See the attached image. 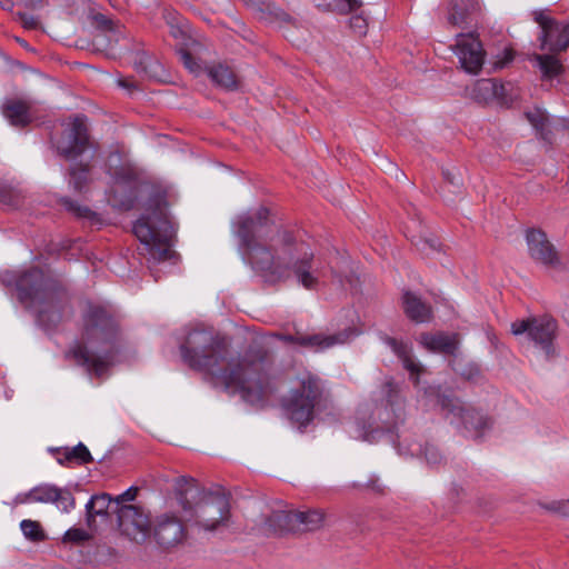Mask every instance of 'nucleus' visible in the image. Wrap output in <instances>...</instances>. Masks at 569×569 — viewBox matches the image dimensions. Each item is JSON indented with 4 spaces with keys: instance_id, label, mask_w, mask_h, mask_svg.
I'll list each match as a JSON object with an SVG mask.
<instances>
[{
    "instance_id": "nucleus-1",
    "label": "nucleus",
    "mask_w": 569,
    "mask_h": 569,
    "mask_svg": "<svg viewBox=\"0 0 569 569\" xmlns=\"http://www.w3.org/2000/svg\"><path fill=\"white\" fill-rule=\"evenodd\" d=\"M267 208L242 214L237 220V236L250 264L271 281L292 277L306 290H318L326 283L327 262L316 257L308 243L270 219Z\"/></svg>"
},
{
    "instance_id": "nucleus-2",
    "label": "nucleus",
    "mask_w": 569,
    "mask_h": 569,
    "mask_svg": "<svg viewBox=\"0 0 569 569\" xmlns=\"http://www.w3.org/2000/svg\"><path fill=\"white\" fill-rule=\"evenodd\" d=\"M180 352L183 361L203 372L214 387L239 393L251 405L261 403L272 390L263 360L232 357L227 339L212 330L189 331Z\"/></svg>"
},
{
    "instance_id": "nucleus-3",
    "label": "nucleus",
    "mask_w": 569,
    "mask_h": 569,
    "mask_svg": "<svg viewBox=\"0 0 569 569\" xmlns=\"http://www.w3.org/2000/svg\"><path fill=\"white\" fill-rule=\"evenodd\" d=\"M84 337L88 346L73 350L78 363L101 376L112 363L116 353L117 327L101 307H91L84 317Z\"/></svg>"
},
{
    "instance_id": "nucleus-4",
    "label": "nucleus",
    "mask_w": 569,
    "mask_h": 569,
    "mask_svg": "<svg viewBox=\"0 0 569 569\" xmlns=\"http://www.w3.org/2000/svg\"><path fill=\"white\" fill-rule=\"evenodd\" d=\"M133 233L149 259L164 261L172 258L174 229L169 221L166 206L157 203L150 213L138 219L133 226Z\"/></svg>"
},
{
    "instance_id": "nucleus-5",
    "label": "nucleus",
    "mask_w": 569,
    "mask_h": 569,
    "mask_svg": "<svg viewBox=\"0 0 569 569\" xmlns=\"http://www.w3.org/2000/svg\"><path fill=\"white\" fill-rule=\"evenodd\" d=\"M180 482H186L188 486L184 490H180V502L182 508L187 511L192 509L194 523L202 530L214 532L226 529L231 523L230 501L226 493L209 492L192 507L189 503V496L193 498V492H197L194 480H187L181 478Z\"/></svg>"
},
{
    "instance_id": "nucleus-6",
    "label": "nucleus",
    "mask_w": 569,
    "mask_h": 569,
    "mask_svg": "<svg viewBox=\"0 0 569 569\" xmlns=\"http://www.w3.org/2000/svg\"><path fill=\"white\" fill-rule=\"evenodd\" d=\"M323 398V387L319 378L305 373L283 399L282 407L289 420L306 427L315 418V411Z\"/></svg>"
},
{
    "instance_id": "nucleus-7",
    "label": "nucleus",
    "mask_w": 569,
    "mask_h": 569,
    "mask_svg": "<svg viewBox=\"0 0 569 569\" xmlns=\"http://www.w3.org/2000/svg\"><path fill=\"white\" fill-rule=\"evenodd\" d=\"M108 172L112 178L108 201L116 208L131 209L137 198L134 170L122 162L119 152H112L108 157Z\"/></svg>"
},
{
    "instance_id": "nucleus-8",
    "label": "nucleus",
    "mask_w": 569,
    "mask_h": 569,
    "mask_svg": "<svg viewBox=\"0 0 569 569\" xmlns=\"http://www.w3.org/2000/svg\"><path fill=\"white\" fill-rule=\"evenodd\" d=\"M325 518V512L318 509L277 511L268 518V526L274 533L315 531L323 527Z\"/></svg>"
},
{
    "instance_id": "nucleus-9",
    "label": "nucleus",
    "mask_w": 569,
    "mask_h": 569,
    "mask_svg": "<svg viewBox=\"0 0 569 569\" xmlns=\"http://www.w3.org/2000/svg\"><path fill=\"white\" fill-rule=\"evenodd\" d=\"M425 396L427 398H435L436 403L441 408L447 418H451L452 421L456 418L460 419L468 430H475L479 433L488 426V421L482 415L473 409H466L457 398L440 393L439 388L429 387L425 389Z\"/></svg>"
},
{
    "instance_id": "nucleus-10",
    "label": "nucleus",
    "mask_w": 569,
    "mask_h": 569,
    "mask_svg": "<svg viewBox=\"0 0 569 569\" xmlns=\"http://www.w3.org/2000/svg\"><path fill=\"white\" fill-rule=\"evenodd\" d=\"M556 331L557 322L549 316L532 317L511 323V332L515 336L527 333L528 338L545 350L547 356L551 355Z\"/></svg>"
},
{
    "instance_id": "nucleus-11",
    "label": "nucleus",
    "mask_w": 569,
    "mask_h": 569,
    "mask_svg": "<svg viewBox=\"0 0 569 569\" xmlns=\"http://www.w3.org/2000/svg\"><path fill=\"white\" fill-rule=\"evenodd\" d=\"M0 283L14 290L18 301L26 309H32L36 300V267L4 270L0 272Z\"/></svg>"
},
{
    "instance_id": "nucleus-12",
    "label": "nucleus",
    "mask_w": 569,
    "mask_h": 569,
    "mask_svg": "<svg viewBox=\"0 0 569 569\" xmlns=\"http://www.w3.org/2000/svg\"><path fill=\"white\" fill-rule=\"evenodd\" d=\"M116 512L121 533L130 540L143 542L151 535V523L142 508L133 505H122Z\"/></svg>"
},
{
    "instance_id": "nucleus-13",
    "label": "nucleus",
    "mask_w": 569,
    "mask_h": 569,
    "mask_svg": "<svg viewBox=\"0 0 569 569\" xmlns=\"http://www.w3.org/2000/svg\"><path fill=\"white\" fill-rule=\"evenodd\" d=\"M453 52L463 71L470 74H478L481 71L486 51L477 34L473 32L458 34Z\"/></svg>"
},
{
    "instance_id": "nucleus-14",
    "label": "nucleus",
    "mask_w": 569,
    "mask_h": 569,
    "mask_svg": "<svg viewBox=\"0 0 569 569\" xmlns=\"http://www.w3.org/2000/svg\"><path fill=\"white\" fill-rule=\"evenodd\" d=\"M526 242L530 258L538 264L548 269H560L562 261L553 243L541 229H529L526 232Z\"/></svg>"
},
{
    "instance_id": "nucleus-15",
    "label": "nucleus",
    "mask_w": 569,
    "mask_h": 569,
    "mask_svg": "<svg viewBox=\"0 0 569 569\" xmlns=\"http://www.w3.org/2000/svg\"><path fill=\"white\" fill-rule=\"evenodd\" d=\"M535 21L541 28L540 47L542 50L559 52L569 47V23L558 22L543 12H536Z\"/></svg>"
},
{
    "instance_id": "nucleus-16",
    "label": "nucleus",
    "mask_w": 569,
    "mask_h": 569,
    "mask_svg": "<svg viewBox=\"0 0 569 569\" xmlns=\"http://www.w3.org/2000/svg\"><path fill=\"white\" fill-rule=\"evenodd\" d=\"M90 146L87 118L77 116L67 130L66 136L58 141V151L68 160L82 154Z\"/></svg>"
},
{
    "instance_id": "nucleus-17",
    "label": "nucleus",
    "mask_w": 569,
    "mask_h": 569,
    "mask_svg": "<svg viewBox=\"0 0 569 569\" xmlns=\"http://www.w3.org/2000/svg\"><path fill=\"white\" fill-rule=\"evenodd\" d=\"M157 542L166 548L173 547L184 538L182 521L172 513L158 516L151 527Z\"/></svg>"
},
{
    "instance_id": "nucleus-18",
    "label": "nucleus",
    "mask_w": 569,
    "mask_h": 569,
    "mask_svg": "<svg viewBox=\"0 0 569 569\" xmlns=\"http://www.w3.org/2000/svg\"><path fill=\"white\" fill-rule=\"evenodd\" d=\"M358 332L355 329H346L336 335H310V336H282L281 339L287 342H295L302 347L315 350H323L336 345H342L349 341Z\"/></svg>"
},
{
    "instance_id": "nucleus-19",
    "label": "nucleus",
    "mask_w": 569,
    "mask_h": 569,
    "mask_svg": "<svg viewBox=\"0 0 569 569\" xmlns=\"http://www.w3.org/2000/svg\"><path fill=\"white\" fill-rule=\"evenodd\" d=\"M481 16L479 0H452L448 21L453 26H467L476 22Z\"/></svg>"
},
{
    "instance_id": "nucleus-20",
    "label": "nucleus",
    "mask_w": 569,
    "mask_h": 569,
    "mask_svg": "<svg viewBox=\"0 0 569 569\" xmlns=\"http://www.w3.org/2000/svg\"><path fill=\"white\" fill-rule=\"evenodd\" d=\"M38 501L53 503L62 512H70L76 506V500L69 490L51 485L38 486Z\"/></svg>"
},
{
    "instance_id": "nucleus-21",
    "label": "nucleus",
    "mask_w": 569,
    "mask_h": 569,
    "mask_svg": "<svg viewBox=\"0 0 569 569\" xmlns=\"http://www.w3.org/2000/svg\"><path fill=\"white\" fill-rule=\"evenodd\" d=\"M387 343L390 346L392 351L398 356L401 360L403 368L409 372L410 379L413 381L416 386L419 385V377L425 372V368L418 362L411 352V348L403 343L402 341H398L393 338H388Z\"/></svg>"
},
{
    "instance_id": "nucleus-22",
    "label": "nucleus",
    "mask_w": 569,
    "mask_h": 569,
    "mask_svg": "<svg viewBox=\"0 0 569 569\" xmlns=\"http://www.w3.org/2000/svg\"><path fill=\"white\" fill-rule=\"evenodd\" d=\"M507 86L498 82L496 79L478 80L472 89V97L479 102H489L497 100L506 102Z\"/></svg>"
},
{
    "instance_id": "nucleus-23",
    "label": "nucleus",
    "mask_w": 569,
    "mask_h": 569,
    "mask_svg": "<svg viewBox=\"0 0 569 569\" xmlns=\"http://www.w3.org/2000/svg\"><path fill=\"white\" fill-rule=\"evenodd\" d=\"M402 308L406 316L417 323L428 322L432 318L431 307L410 291L402 296Z\"/></svg>"
},
{
    "instance_id": "nucleus-24",
    "label": "nucleus",
    "mask_w": 569,
    "mask_h": 569,
    "mask_svg": "<svg viewBox=\"0 0 569 569\" xmlns=\"http://www.w3.org/2000/svg\"><path fill=\"white\" fill-rule=\"evenodd\" d=\"M2 114L12 126L24 127L31 121L30 103L22 99H8L2 104Z\"/></svg>"
},
{
    "instance_id": "nucleus-25",
    "label": "nucleus",
    "mask_w": 569,
    "mask_h": 569,
    "mask_svg": "<svg viewBox=\"0 0 569 569\" xmlns=\"http://www.w3.org/2000/svg\"><path fill=\"white\" fill-rule=\"evenodd\" d=\"M114 503L108 493L92 496L86 505V522L90 529L96 528V517H108L109 509Z\"/></svg>"
},
{
    "instance_id": "nucleus-26",
    "label": "nucleus",
    "mask_w": 569,
    "mask_h": 569,
    "mask_svg": "<svg viewBox=\"0 0 569 569\" xmlns=\"http://www.w3.org/2000/svg\"><path fill=\"white\" fill-rule=\"evenodd\" d=\"M420 342L428 350L451 355L457 349L458 336L446 333H425L421 336Z\"/></svg>"
},
{
    "instance_id": "nucleus-27",
    "label": "nucleus",
    "mask_w": 569,
    "mask_h": 569,
    "mask_svg": "<svg viewBox=\"0 0 569 569\" xmlns=\"http://www.w3.org/2000/svg\"><path fill=\"white\" fill-rule=\"evenodd\" d=\"M26 190L20 182L0 178V202L11 208H19L24 203Z\"/></svg>"
},
{
    "instance_id": "nucleus-28",
    "label": "nucleus",
    "mask_w": 569,
    "mask_h": 569,
    "mask_svg": "<svg viewBox=\"0 0 569 569\" xmlns=\"http://www.w3.org/2000/svg\"><path fill=\"white\" fill-rule=\"evenodd\" d=\"M208 76L218 87L224 90H236L238 88L237 76L228 66H212L208 69Z\"/></svg>"
},
{
    "instance_id": "nucleus-29",
    "label": "nucleus",
    "mask_w": 569,
    "mask_h": 569,
    "mask_svg": "<svg viewBox=\"0 0 569 569\" xmlns=\"http://www.w3.org/2000/svg\"><path fill=\"white\" fill-rule=\"evenodd\" d=\"M62 455L63 458H58L60 463L73 462L77 465H86L93 460L88 448L81 442L72 448H66Z\"/></svg>"
},
{
    "instance_id": "nucleus-30",
    "label": "nucleus",
    "mask_w": 569,
    "mask_h": 569,
    "mask_svg": "<svg viewBox=\"0 0 569 569\" xmlns=\"http://www.w3.org/2000/svg\"><path fill=\"white\" fill-rule=\"evenodd\" d=\"M536 60L538 61L539 68L542 71L545 78H553L560 74L563 70L560 61L553 56L549 54H537Z\"/></svg>"
},
{
    "instance_id": "nucleus-31",
    "label": "nucleus",
    "mask_w": 569,
    "mask_h": 569,
    "mask_svg": "<svg viewBox=\"0 0 569 569\" xmlns=\"http://www.w3.org/2000/svg\"><path fill=\"white\" fill-rule=\"evenodd\" d=\"M89 167L76 164L70 169L69 184L73 190L82 192L89 183Z\"/></svg>"
},
{
    "instance_id": "nucleus-32",
    "label": "nucleus",
    "mask_w": 569,
    "mask_h": 569,
    "mask_svg": "<svg viewBox=\"0 0 569 569\" xmlns=\"http://www.w3.org/2000/svg\"><path fill=\"white\" fill-rule=\"evenodd\" d=\"M526 118L532 124V127L539 131L545 140H547V134L545 132L548 124V117L546 112L539 108H535L526 112Z\"/></svg>"
},
{
    "instance_id": "nucleus-33",
    "label": "nucleus",
    "mask_w": 569,
    "mask_h": 569,
    "mask_svg": "<svg viewBox=\"0 0 569 569\" xmlns=\"http://www.w3.org/2000/svg\"><path fill=\"white\" fill-rule=\"evenodd\" d=\"M411 241L419 250H421L427 256L440 250V242L438 241V239L423 237L422 232H420L419 236L412 234Z\"/></svg>"
},
{
    "instance_id": "nucleus-34",
    "label": "nucleus",
    "mask_w": 569,
    "mask_h": 569,
    "mask_svg": "<svg viewBox=\"0 0 569 569\" xmlns=\"http://www.w3.org/2000/svg\"><path fill=\"white\" fill-rule=\"evenodd\" d=\"M62 206L67 211L76 216L77 218L91 220L96 217V213L88 208L87 206H82L69 198L62 199Z\"/></svg>"
},
{
    "instance_id": "nucleus-35",
    "label": "nucleus",
    "mask_w": 569,
    "mask_h": 569,
    "mask_svg": "<svg viewBox=\"0 0 569 569\" xmlns=\"http://www.w3.org/2000/svg\"><path fill=\"white\" fill-rule=\"evenodd\" d=\"M91 539V535L82 528H70L62 537L64 545H81Z\"/></svg>"
},
{
    "instance_id": "nucleus-36",
    "label": "nucleus",
    "mask_w": 569,
    "mask_h": 569,
    "mask_svg": "<svg viewBox=\"0 0 569 569\" xmlns=\"http://www.w3.org/2000/svg\"><path fill=\"white\" fill-rule=\"evenodd\" d=\"M180 58L183 66L192 73L197 74L200 71V64L197 60L191 56L190 52L182 50L180 52Z\"/></svg>"
},
{
    "instance_id": "nucleus-37",
    "label": "nucleus",
    "mask_w": 569,
    "mask_h": 569,
    "mask_svg": "<svg viewBox=\"0 0 569 569\" xmlns=\"http://www.w3.org/2000/svg\"><path fill=\"white\" fill-rule=\"evenodd\" d=\"M137 492H138V489L136 487H130L129 489H127L124 492H122L121 495L117 496L114 498V511L121 507L122 505H124V502H128V501H132L134 500L136 496H137Z\"/></svg>"
},
{
    "instance_id": "nucleus-38",
    "label": "nucleus",
    "mask_w": 569,
    "mask_h": 569,
    "mask_svg": "<svg viewBox=\"0 0 569 569\" xmlns=\"http://www.w3.org/2000/svg\"><path fill=\"white\" fill-rule=\"evenodd\" d=\"M353 488H366L378 493H382L385 487L380 483L377 477H371L366 483H352Z\"/></svg>"
},
{
    "instance_id": "nucleus-39",
    "label": "nucleus",
    "mask_w": 569,
    "mask_h": 569,
    "mask_svg": "<svg viewBox=\"0 0 569 569\" xmlns=\"http://www.w3.org/2000/svg\"><path fill=\"white\" fill-rule=\"evenodd\" d=\"M425 457L428 463L438 465L441 462L442 457L439 450L435 446H426L425 448Z\"/></svg>"
},
{
    "instance_id": "nucleus-40",
    "label": "nucleus",
    "mask_w": 569,
    "mask_h": 569,
    "mask_svg": "<svg viewBox=\"0 0 569 569\" xmlns=\"http://www.w3.org/2000/svg\"><path fill=\"white\" fill-rule=\"evenodd\" d=\"M20 528L23 535L31 541H36V521L33 520H22L20 523Z\"/></svg>"
},
{
    "instance_id": "nucleus-41",
    "label": "nucleus",
    "mask_w": 569,
    "mask_h": 569,
    "mask_svg": "<svg viewBox=\"0 0 569 569\" xmlns=\"http://www.w3.org/2000/svg\"><path fill=\"white\" fill-rule=\"evenodd\" d=\"M18 20L24 29L32 30L36 28V18L27 13L18 12Z\"/></svg>"
},
{
    "instance_id": "nucleus-42",
    "label": "nucleus",
    "mask_w": 569,
    "mask_h": 569,
    "mask_svg": "<svg viewBox=\"0 0 569 569\" xmlns=\"http://www.w3.org/2000/svg\"><path fill=\"white\" fill-rule=\"evenodd\" d=\"M49 312L50 313V318H53V319H58L59 318V313L58 311L56 310L52 301L50 302V310H44L42 308H40L38 306V322H43V318H44V313Z\"/></svg>"
},
{
    "instance_id": "nucleus-43",
    "label": "nucleus",
    "mask_w": 569,
    "mask_h": 569,
    "mask_svg": "<svg viewBox=\"0 0 569 569\" xmlns=\"http://www.w3.org/2000/svg\"><path fill=\"white\" fill-rule=\"evenodd\" d=\"M36 491V488L33 489H30L27 493H19L13 502L14 505H20V503H26V502H32L34 497H33V493Z\"/></svg>"
},
{
    "instance_id": "nucleus-44",
    "label": "nucleus",
    "mask_w": 569,
    "mask_h": 569,
    "mask_svg": "<svg viewBox=\"0 0 569 569\" xmlns=\"http://www.w3.org/2000/svg\"><path fill=\"white\" fill-rule=\"evenodd\" d=\"M342 1H343V7L341 8V11H343V12L355 11L362 6L361 0H342Z\"/></svg>"
},
{
    "instance_id": "nucleus-45",
    "label": "nucleus",
    "mask_w": 569,
    "mask_h": 569,
    "mask_svg": "<svg viewBox=\"0 0 569 569\" xmlns=\"http://www.w3.org/2000/svg\"><path fill=\"white\" fill-rule=\"evenodd\" d=\"M443 177H445L446 181H448L452 186H458L459 184V181H457V177L455 174H452L451 172L443 171Z\"/></svg>"
},
{
    "instance_id": "nucleus-46",
    "label": "nucleus",
    "mask_w": 569,
    "mask_h": 569,
    "mask_svg": "<svg viewBox=\"0 0 569 569\" xmlns=\"http://www.w3.org/2000/svg\"><path fill=\"white\" fill-rule=\"evenodd\" d=\"M13 39L22 47L24 48L26 50L28 51H33V49L30 47V44L22 38L20 37H13Z\"/></svg>"
},
{
    "instance_id": "nucleus-47",
    "label": "nucleus",
    "mask_w": 569,
    "mask_h": 569,
    "mask_svg": "<svg viewBox=\"0 0 569 569\" xmlns=\"http://www.w3.org/2000/svg\"><path fill=\"white\" fill-rule=\"evenodd\" d=\"M512 59H513L512 52L511 51H507L506 52V61L502 62L500 67H503L507 62L511 61Z\"/></svg>"
},
{
    "instance_id": "nucleus-48",
    "label": "nucleus",
    "mask_w": 569,
    "mask_h": 569,
    "mask_svg": "<svg viewBox=\"0 0 569 569\" xmlns=\"http://www.w3.org/2000/svg\"><path fill=\"white\" fill-rule=\"evenodd\" d=\"M37 535H38V541L42 540L46 538V535L44 532L40 529V527L38 526V531H37Z\"/></svg>"
},
{
    "instance_id": "nucleus-49",
    "label": "nucleus",
    "mask_w": 569,
    "mask_h": 569,
    "mask_svg": "<svg viewBox=\"0 0 569 569\" xmlns=\"http://www.w3.org/2000/svg\"><path fill=\"white\" fill-rule=\"evenodd\" d=\"M0 6L2 8H9L10 6V0H0Z\"/></svg>"
},
{
    "instance_id": "nucleus-50",
    "label": "nucleus",
    "mask_w": 569,
    "mask_h": 569,
    "mask_svg": "<svg viewBox=\"0 0 569 569\" xmlns=\"http://www.w3.org/2000/svg\"><path fill=\"white\" fill-rule=\"evenodd\" d=\"M118 83H119L120 87H123V88H129L130 87L127 80H119Z\"/></svg>"
},
{
    "instance_id": "nucleus-51",
    "label": "nucleus",
    "mask_w": 569,
    "mask_h": 569,
    "mask_svg": "<svg viewBox=\"0 0 569 569\" xmlns=\"http://www.w3.org/2000/svg\"><path fill=\"white\" fill-rule=\"evenodd\" d=\"M174 14H176L174 12H168L167 19Z\"/></svg>"
},
{
    "instance_id": "nucleus-52",
    "label": "nucleus",
    "mask_w": 569,
    "mask_h": 569,
    "mask_svg": "<svg viewBox=\"0 0 569 569\" xmlns=\"http://www.w3.org/2000/svg\"><path fill=\"white\" fill-rule=\"evenodd\" d=\"M37 283L39 284L40 283V280H37ZM39 289H38V300L40 299V293H39Z\"/></svg>"
},
{
    "instance_id": "nucleus-53",
    "label": "nucleus",
    "mask_w": 569,
    "mask_h": 569,
    "mask_svg": "<svg viewBox=\"0 0 569 569\" xmlns=\"http://www.w3.org/2000/svg\"><path fill=\"white\" fill-rule=\"evenodd\" d=\"M387 387L389 388V391L392 390V385L391 383H387Z\"/></svg>"
},
{
    "instance_id": "nucleus-54",
    "label": "nucleus",
    "mask_w": 569,
    "mask_h": 569,
    "mask_svg": "<svg viewBox=\"0 0 569 569\" xmlns=\"http://www.w3.org/2000/svg\"><path fill=\"white\" fill-rule=\"evenodd\" d=\"M388 402L392 405L391 396H389Z\"/></svg>"
},
{
    "instance_id": "nucleus-55",
    "label": "nucleus",
    "mask_w": 569,
    "mask_h": 569,
    "mask_svg": "<svg viewBox=\"0 0 569 569\" xmlns=\"http://www.w3.org/2000/svg\"><path fill=\"white\" fill-rule=\"evenodd\" d=\"M365 440H370L368 435L365 436Z\"/></svg>"
}]
</instances>
